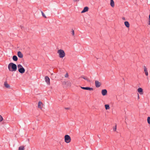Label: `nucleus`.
I'll list each match as a JSON object with an SVG mask.
<instances>
[{
    "instance_id": "nucleus-1",
    "label": "nucleus",
    "mask_w": 150,
    "mask_h": 150,
    "mask_svg": "<svg viewBox=\"0 0 150 150\" xmlns=\"http://www.w3.org/2000/svg\"><path fill=\"white\" fill-rule=\"evenodd\" d=\"M8 68L10 71H15L17 70V66L13 63H10L8 65Z\"/></svg>"
},
{
    "instance_id": "nucleus-2",
    "label": "nucleus",
    "mask_w": 150,
    "mask_h": 150,
    "mask_svg": "<svg viewBox=\"0 0 150 150\" xmlns=\"http://www.w3.org/2000/svg\"><path fill=\"white\" fill-rule=\"evenodd\" d=\"M59 58H62L65 56V53L64 50L61 49L59 50L57 52Z\"/></svg>"
},
{
    "instance_id": "nucleus-3",
    "label": "nucleus",
    "mask_w": 150,
    "mask_h": 150,
    "mask_svg": "<svg viewBox=\"0 0 150 150\" xmlns=\"http://www.w3.org/2000/svg\"><path fill=\"white\" fill-rule=\"evenodd\" d=\"M62 85L65 88H68L71 86V83L69 81H64L62 82Z\"/></svg>"
},
{
    "instance_id": "nucleus-4",
    "label": "nucleus",
    "mask_w": 150,
    "mask_h": 150,
    "mask_svg": "<svg viewBox=\"0 0 150 150\" xmlns=\"http://www.w3.org/2000/svg\"><path fill=\"white\" fill-rule=\"evenodd\" d=\"M64 141L67 143H69L71 141V138L68 135H66L64 137Z\"/></svg>"
},
{
    "instance_id": "nucleus-5",
    "label": "nucleus",
    "mask_w": 150,
    "mask_h": 150,
    "mask_svg": "<svg viewBox=\"0 0 150 150\" xmlns=\"http://www.w3.org/2000/svg\"><path fill=\"white\" fill-rule=\"evenodd\" d=\"M95 84L96 87L98 88L101 86V83L98 81L96 80L95 81Z\"/></svg>"
},
{
    "instance_id": "nucleus-6",
    "label": "nucleus",
    "mask_w": 150,
    "mask_h": 150,
    "mask_svg": "<svg viewBox=\"0 0 150 150\" xmlns=\"http://www.w3.org/2000/svg\"><path fill=\"white\" fill-rule=\"evenodd\" d=\"M45 80L47 84L49 85L50 84V79L47 76H46L45 77Z\"/></svg>"
},
{
    "instance_id": "nucleus-7",
    "label": "nucleus",
    "mask_w": 150,
    "mask_h": 150,
    "mask_svg": "<svg viewBox=\"0 0 150 150\" xmlns=\"http://www.w3.org/2000/svg\"><path fill=\"white\" fill-rule=\"evenodd\" d=\"M81 88L84 90H88L90 91H93V88H90L89 87H81Z\"/></svg>"
},
{
    "instance_id": "nucleus-8",
    "label": "nucleus",
    "mask_w": 150,
    "mask_h": 150,
    "mask_svg": "<svg viewBox=\"0 0 150 150\" xmlns=\"http://www.w3.org/2000/svg\"><path fill=\"white\" fill-rule=\"evenodd\" d=\"M43 105V104L41 101H39L38 104V107L41 110H42V107Z\"/></svg>"
},
{
    "instance_id": "nucleus-9",
    "label": "nucleus",
    "mask_w": 150,
    "mask_h": 150,
    "mask_svg": "<svg viewBox=\"0 0 150 150\" xmlns=\"http://www.w3.org/2000/svg\"><path fill=\"white\" fill-rule=\"evenodd\" d=\"M107 93V91L105 89H103L102 90L101 93L103 96H105L106 95Z\"/></svg>"
},
{
    "instance_id": "nucleus-10",
    "label": "nucleus",
    "mask_w": 150,
    "mask_h": 150,
    "mask_svg": "<svg viewBox=\"0 0 150 150\" xmlns=\"http://www.w3.org/2000/svg\"><path fill=\"white\" fill-rule=\"evenodd\" d=\"M88 9L89 8L88 7L86 6L85 7L83 10L81 11V13H83L88 11Z\"/></svg>"
},
{
    "instance_id": "nucleus-11",
    "label": "nucleus",
    "mask_w": 150,
    "mask_h": 150,
    "mask_svg": "<svg viewBox=\"0 0 150 150\" xmlns=\"http://www.w3.org/2000/svg\"><path fill=\"white\" fill-rule=\"evenodd\" d=\"M137 91L140 95H142L143 94V90L142 88H139L137 89Z\"/></svg>"
},
{
    "instance_id": "nucleus-12",
    "label": "nucleus",
    "mask_w": 150,
    "mask_h": 150,
    "mask_svg": "<svg viewBox=\"0 0 150 150\" xmlns=\"http://www.w3.org/2000/svg\"><path fill=\"white\" fill-rule=\"evenodd\" d=\"M18 71L21 74H23L25 72V69L24 68H20L18 70Z\"/></svg>"
},
{
    "instance_id": "nucleus-13",
    "label": "nucleus",
    "mask_w": 150,
    "mask_h": 150,
    "mask_svg": "<svg viewBox=\"0 0 150 150\" xmlns=\"http://www.w3.org/2000/svg\"><path fill=\"white\" fill-rule=\"evenodd\" d=\"M80 78H81L85 80L88 82H90V80L86 76H82L80 77Z\"/></svg>"
},
{
    "instance_id": "nucleus-14",
    "label": "nucleus",
    "mask_w": 150,
    "mask_h": 150,
    "mask_svg": "<svg viewBox=\"0 0 150 150\" xmlns=\"http://www.w3.org/2000/svg\"><path fill=\"white\" fill-rule=\"evenodd\" d=\"M17 54L18 56L20 58H22L23 57V54L20 51H19L18 52Z\"/></svg>"
},
{
    "instance_id": "nucleus-15",
    "label": "nucleus",
    "mask_w": 150,
    "mask_h": 150,
    "mask_svg": "<svg viewBox=\"0 0 150 150\" xmlns=\"http://www.w3.org/2000/svg\"><path fill=\"white\" fill-rule=\"evenodd\" d=\"M4 85L6 88H9L10 87V86L8 83L6 81L4 82Z\"/></svg>"
},
{
    "instance_id": "nucleus-16",
    "label": "nucleus",
    "mask_w": 150,
    "mask_h": 150,
    "mask_svg": "<svg viewBox=\"0 0 150 150\" xmlns=\"http://www.w3.org/2000/svg\"><path fill=\"white\" fill-rule=\"evenodd\" d=\"M110 5L112 7H114L115 6L114 2L113 0H110Z\"/></svg>"
},
{
    "instance_id": "nucleus-17",
    "label": "nucleus",
    "mask_w": 150,
    "mask_h": 150,
    "mask_svg": "<svg viewBox=\"0 0 150 150\" xmlns=\"http://www.w3.org/2000/svg\"><path fill=\"white\" fill-rule=\"evenodd\" d=\"M144 70L146 76L148 75V72L147 70V69L145 66L144 67Z\"/></svg>"
},
{
    "instance_id": "nucleus-18",
    "label": "nucleus",
    "mask_w": 150,
    "mask_h": 150,
    "mask_svg": "<svg viewBox=\"0 0 150 150\" xmlns=\"http://www.w3.org/2000/svg\"><path fill=\"white\" fill-rule=\"evenodd\" d=\"M124 23L125 25L127 27H129L130 25L129 22L128 21H125Z\"/></svg>"
},
{
    "instance_id": "nucleus-19",
    "label": "nucleus",
    "mask_w": 150,
    "mask_h": 150,
    "mask_svg": "<svg viewBox=\"0 0 150 150\" xmlns=\"http://www.w3.org/2000/svg\"><path fill=\"white\" fill-rule=\"evenodd\" d=\"M13 60L15 61H16L18 60V58L16 56H13Z\"/></svg>"
},
{
    "instance_id": "nucleus-20",
    "label": "nucleus",
    "mask_w": 150,
    "mask_h": 150,
    "mask_svg": "<svg viewBox=\"0 0 150 150\" xmlns=\"http://www.w3.org/2000/svg\"><path fill=\"white\" fill-rule=\"evenodd\" d=\"M105 108L106 110H109L110 109L109 105L108 104H106L105 105Z\"/></svg>"
},
{
    "instance_id": "nucleus-21",
    "label": "nucleus",
    "mask_w": 150,
    "mask_h": 150,
    "mask_svg": "<svg viewBox=\"0 0 150 150\" xmlns=\"http://www.w3.org/2000/svg\"><path fill=\"white\" fill-rule=\"evenodd\" d=\"M25 148L23 146H22L18 148V150H24Z\"/></svg>"
},
{
    "instance_id": "nucleus-22",
    "label": "nucleus",
    "mask_w": 150,
    "mask_h": 150,
    "mask_svg": "<svg viewBox=\"0 0 150 150\" xmlns=\"http://www.w3.org/2000/svg\"><path fill=\"white\" fill-rule=\"evenodd\" d=\"M18 68V70L20 69V68H23L21 64H18L17 65Z\"/></svg>"
},
{
    "instance_id": "nucleus-23",
    "label": "nucleus",
    "mask_w": 150,
    "mask_h": 150,
    "mask_svg": "<svg viewBox=\"0 0 150 150\" xmlns=\"http://www.w3.org/2000/svg\"><path fill=\"white\" fill-rule=\"evenodd\" d=\"M41 13H42V16L44 17L45 18H46V16H45V15L44 14V13L42 11H41Z\"/></svg>"
},
{
    "instance_id": "nucleus-24",
    "label": "nucleus",
    "mask_w": 150,
    "mask_h": 150,
    "mask_svg": "<svg viewBox=\"0 0 150 150\" xmlns=\"http://www.w3.org/2000/svg\"><path fill=\"white\" fill-rule=\"evenodd\" d=\"M147 122L149 124H150V117H147Z\"/></svg>"
},
{
    "instance_id": "nucleus-25",
    "label": "nucleus",
    "mask_w": 150,
    "mask_h": 150,
    "mask_svg": "<svg viewBox=\"0 0 150 150\" xmlns=\"http://www.w3.org/2000/svg\"><path fill=\"white\" fill-rule=\"evenodd\" d=\"M3 120V118L2 116L0 115V122L2 121Z\"/></svg>"
},
{
    "instance_id": "nucleus-26",
    "label": "nucleus",
    "mask_w": 150,
    "mask_h": 150,
    "mask_svg": "<svg viewBox=\"0 0 150 150\" xmlns=\"http://www.w3.org/2000/svg\"><path fill=\"white\" fill-rule=\"evenodd\" d=\"M69 75L67 73L65 75V77L66 78H67L68 77Z\"/></svg>"
},
{
    "instance_id": "nucleus-27",
    "label": "nucleus",
    "mask_w": 150,
    "mask_h": 150,
    "mask_svg": "<svg viewBox=\"0 0 150 150\" xmlns=\"http://www.w3.org/2000/svg\"><path fill=\"white\" fill-rule=\"evenodd\" d=\"M72 35H73V36H74V30H72Z\"/></svg>"
},
{
    "instance_id": "nucleus-28",
    "label": "nucleus",
    "mask_w": 150,
    "mask_h": 150,
    "mask_svg": "<svg viewBox=\"0 0 150 150\" xmlns=\"http://www.w3.org/2000/svg\"><path fill=\"white\" fill-rule=\"evenodd\" d=\"M113 130L114 131H116V126H115L113 128Z\"/></svg>"
},
{
    "instance_id": "nucleus-29",
    "label": "nucleus",
    "mask_w": 150,
    "mask_h": 150,
    "mask_svg": "<svg viewBox=\"0 0 150 150\" xmlns=\"http://www.w3.org/2000/svg\"><path fill=\"white\" fill-rule=\"evenodd\" d=\"M122 20H125V18L124 17H122Z\"/></svg>"
},
{
    "instance_id": "nucleus-30",
    "label": "nucleus",
    "mask_w": 150,
    "mask_h": 150,
    "mask_svg": "<svg viewBox=\"0 0 150 150\" xmlns=\"http://www.w3.org/2000/svg\"><path fill=\"white\" fill-rule=\"evenodd\" d=\"M74 2H77L79 1V0H73Z\"/></svg>"
},
{
    "instance_id": "nucleus-31",
    "label": "nucleus",
    "mask_w": 150,
    "mask_h": 150,
    "mask_svg": "<svg viewBox=\"0 0 150 150\" xmlns=\"http://www.w3.org/2000/svg\"><path fill=\"white\" fill-rule=\"evenodd\" d=\"M139 94H138V99H139Z\"/></svg>"
},
{
    "instance_id": "nucleus-32",
    "label": "nucleus",
    "mask_w": 150,
    "mask_h": 150,
    "mask_svg": "<svg viewBox=\"0 0 150 150\" xmlns=\"http://www.w3.org/2000/svg\"><path fill=\"white\" fill-rule=\"evenodd\" d=\"M65 109H69V108H65Z\"/></svg>"
}]
</instances>
